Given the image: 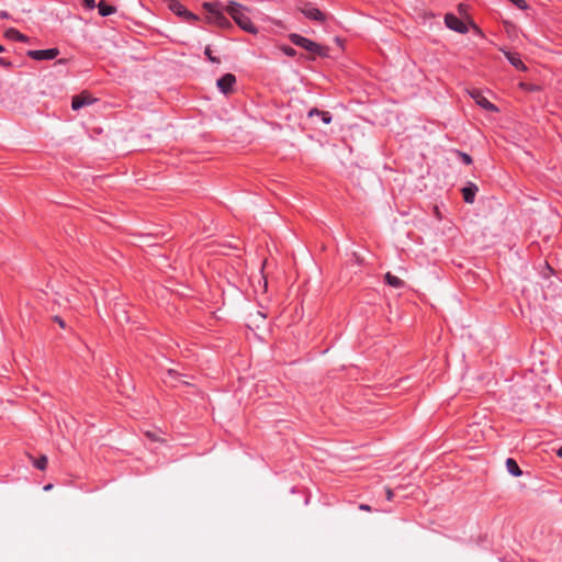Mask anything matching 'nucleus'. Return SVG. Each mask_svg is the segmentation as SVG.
I'll use <instances>...</instances> for the list:
<instances>
[{"label": "nucleus", "mask_w": 562, "mask_h": 562, "mask_svg": "<svg viewBox=\"0 0 562 562\" xmlns=\"http://www.w3.org/2000/svg\"><path fill=\"white\" fill-rule=\"evenodd\" d=\"M226 12L232 16L236 24L244 31L256 34L257 27L246 13V8L238 2L231 1L226 7Z\"/></svg>", "instance_id": "1"}, {"label": "nucleus", "mask_w": 562, "mask_h": 562, "mask_svg": "<svg viewBox=\"0 0 562 562\" xmlns=\"http://www.w3.org/2000/svg\"><path fill=\"white\" fill-rule=\"evenodd\" d=\"M289 38H290L291 43H293L294 45L302 47V48L306 49L307 52L313 53L316 56H319V57L328 56V53H329L328 47L323 46L307 37H304L296 33H292L289 35Z\"/></svg>", "instance_id": "2"}, {"label": "nucleus", "mask_w": 562, "mask_h": 562, "mask_svg": "<svg viewBox=\"0 0 562 562\" xmlns=\"http://www.w3.org/2000/svg\"><path fill=\"white\" fill-rule=\"evenodd\" d=\"M300 11L303 13V15L312 21H316L319 23H323L326 21V15L323 13L318 8H316L313 3H304Z\"/></svg>", "instance_id": "3"}, {"label": "nucleus", "mask_w": 562, "mask_h": 562, "mask_svg": "<svg viewBox=\"0 0 562 562\" xmlns=\"http://www.w3.org/2000/svg\"><path fill=\"white\" fill-rule=\"evenodd\" d=\"M445 23L448 29H450L454 32H458L460 34H465L469 31L467 24L461 19H459L457 15H454L452 13L446 14Z\"/></svg>", "instance_id": "4"}, {"label": "nucleus", "mask_w": 562, "mask_h": 562, "mask_svg": "<svg viewBox=\"0 0 562 562\" xmlns=\"http://www.w3.org/2000/svg\"><path fill=\"white\" fill-rule=\"evenodd\" d=\"M58 55V48L34 49L27 52V56L34 60H52Z\"/></svg>", "instance_id": "5"}, {"label": "nucleus", "mask_w": 562, "mask_h": 562, "mask_svg": "<svg viewBox=\"0 0 562 562\" xmlns=\"http://www.w3.org/2000/svg\"><path fill=\"white\" fill-rule=\"evenodd\" d=\"M471 98L480 105L482 109L490 112H497L498 109L492 102H490L480 90H472L470 92Z\"/></svg>", "instance_id": "6"}, {"label": "nucleus", "mask_w": 562, "mask_h": 562, "mask_svg": "<svg viewBox=\"0 0 562 562\" xmlns=\"http://www.w3.org/2000/svg\"><path fill=\"white\" fill-rule=\"evenodd\" d=\"M236 83V77L233 74H225L216 81V86L221 92L228 94L233 91V87Z\"/></svg>", "instance_id": "7"}, {"label": "nucleus", "mask_w": 562, "mask_h": 562, "mask_svg": "<svg viewBox=\"0 0 562 562\" xmlns=\"http://www.w3.org/2000/svg\"><path fill=\"white\" fill-rule=\"evenodd\" d=\"M183 374L179 373L178 371L173 369H168L162 378L164 383L176 387L179 383L189 385L190 383L188 381L182 380Z\"/></svg>", "instance_id": "8"}, {"label": "nucleus", "mask_w": 562, "mask_h": 562, "mask_svg": "<svg viewBox=\"0 0 562 562\" xmlns=\"http://www.w3.org/2000/svg\"><path fill=\"white\" fill-rule=\"evenodd\" d=\"M267 313L263 311H256L255 313H250L247 318V326L249 328H259L266 321Z\"/></svg>", "instance_id": "9"}, {"label": "nucleus", "mask_w": 562, "mask_h": 562, "mask_svg": "<svg viewBox=\"0 0 562 562\" xmlns=\"http://www.w3.org/2000/svg\"><path fill=\"white\" fill-rule=\"evenodd\" d=\"M504 54L507 58V60L510 63L512 66H514L516 69L520 71H526L527 67L524 64V61L520 58V55L518 53H512L508 50H504Z\"/></svg>", "instance_id": "10"}, {"label": "nucleus", "mask_w": 562, "mask_h": 562, "mask_svg": "<svg viewBox=\"0 0 562 562\" xmlns=\"http://www.w3.org/2000/svg\"><path fill=\"white\" fill-rule=\"evenodd\" d=\"M93 102V99L89 94H78L72 98L71 108L77 111L86 105H89Z\"/></svg>", "instance_id": "11"}, {"label": "nucleus", "mask_w": 562, "mask_h": 562, "mask_svg": "<svg viewBox=\"0 0 562 562\" xmlns=\"http://www.w3.org/2000/svg\"><path fill=\"white\" fill-rule=\"evenodd\" d=\"M479 191L477 186L469 182L468 186H465L462 189V195L465 203H473L476 192Z\"/></svg>", "instance_id": "12"}, {"label": "nucleus", "mask_w": 562, "mask_h": 562, "mask_svg": "<svg viewBox=\"0 0 562 562\" xmlns=\"http://www.w3.org/2000/svg\"><path fill=\"white\" fill-rule=\"evenodd\" d=\"M4 36L9 40H12V41H16V42H27V36H25L24 34H22L20 31H18L16 29H8L5 32H4Z\"/></svg>", "instance_id": "13"}, {"label": "nucleus", "mask_w": 562, "mask_h": 562, "mask_svg": "<svg viewBox=\"0 0 562 562\" xmlns=\"http://www.w3.org/2000/svg\"><path fill=\"white\" fill-rule=\"evenodd\" d=\"M385 282L392 286V288H395V289H402L405 283L402 279H400L398 277L392 274L391 272H387L385 274Z\"/></svg>", "instance_id": "14"}, {"label": "nucleus", "mask_w": 562, "mask_h": 562, "mask_svg": "<svg viewBox=\"0 0 562 562\" xmlns=\"http://www.w3.org/2000/svg\"><path fill=\"white\" fill-rule=\"evenodd\" d=\"M203 8L210 13V19H214L221 11L218 2H204Z\"/></svg>", "instance_id": "15"}, {"label": "nucleus", "mask_w": 562, "mask_h": 562, "mask_svg": "<svg viewBox=\"0 0 562 562\" xmlns=\"http://www.w3.org/2000/svg\"><path fill=\"white\" fill-rule=\"evenodd\" d=\"M98 10L101 16H109L116 11V8L108 4L105 1H100L98 3Z\"/></svg>", "instance_id": "16"}, {"label": "nucleus", "mask_w": 562, "mask_h": 562, "mask_svg": "<svg viewBox=\"0 0 562 562\" xmlns=\"http://www.w3.org/2000/svg\"><path fill=\"white\" fill-rule=\"evenodd\" d=\"M30 460L32 461V464L41 470L44 471L47 468L48 459L45 454H42L40 458H34L32 456H29Z\"/></svg>", "instance_id": "17"}, {"label": "nucleus", "mask_w": 562, "mask_h": 562, "mask_svg": "<svg viewBox=\"0 0 562 562\" xmlns=\"http://www.w3.org/2000/svg\"><path fill=\"white\" fill-rule=\"evenodd\" d=\"M506 468H507V471L514 475V476H520L522 474V471L520 470L518 463L512 459V458H508L506 460Z\"/></svg>", "instance_id": "18"}, {"label": "nucleus", "mask_w": 562, "mask_h": 562, "mask_svg": "<svg viewBox=\"0 0 562 562\" xmlns=\"http://www.w3.org/2000/svg\"><path fill=\"white\" fill-rule=\"evenodd\" d=\"M212 22L220 27H227L231 25L229 20L223 14V12H220L214 19H212Z\"/></svg>", "instance_id": "19"}, {"label": "nucleus", "mask_w": 562, "mask_h": 562, "mask_svg": "<svg viewBox=\"0 0 562 562\" xmlns=\"http://www.w3.org/2000/svg\"><path fill=\"white\" fill-rule=\"evenodd\" d=\"M171 10L177 14L184 16L186 13H188V10L179 2H176L171 5Z\"/></svg>", "instance_id": "20"}, {"label": "nucleus", "mask_w": 562, "mask_h": 562, "mask_svg": "<svg viewBox=\"0 0 562 562\" xmlns=\"http://www.w3.org/2000/svg\"><path fill=\"white\" fill-rule=\"evenodd\" d=\"M456 154L460 157V159L463 164H465V165L472 164V157L469 154L460 151V150H456Z\"/></svg>", "instance_id": "21"}, {"label": "nucleus", "mask_w": 562, "mask_h": 562, "mask_svg": "<svg viewBox=\"0 0 562 562\" xmlns=\"http://www.w3.org/2000/svg\"><path fill=\"white\" fill-rule=\"evenodd\" d=\"M204 54L209 58L210 61L215 63V64H220V61H221L220 58H217V57L212 55V50H211L210 46L205 47Z\"/></svg>", "instance_id": "22"}, {"label": "nucleus", "mask_w": 562, "mask_h": 562, "mask_svg": "<svg viewBox=\"0 0 562 562\" xmlns=\"http://www.w3.org/2000/svg\"><path fill=\"white\" fill-rule=\"evenodd\" d=\"M508 1L512 2L513 4H515L520 10L528 9V4L525 0H508Z\"/></svg>", "instance_id": "23"}, {"label": "nucleus", "mask_w": 562, "mask_h": 562, "mask_svg": "<svg viewBox=\"0 0 562 562\" xmlns=\"http://www.w3.org/2000/svg\"><path fill=\"white\" fill-rule=\"evenodd\" d=\"M282 50L283 53L286 55V56H290V57H293L295 56L296 52L294 48L290 47V46H284L282 47Z\"/></svg>", "instance_id": "24"}, {"label": "nucleus", "mask_w": 562, "mask_h": 562, "mask_svg": "<svg viewBox=\"0 0 562 562\" xmlns=\"http://www.w3.org/2000/svg\"><path fill=\"white\" fill-rule=\"evenodd\" d=\"M322 121L325 123V124H329L331 122V115L329 112H322Z\"/></svg>", "instance_id": "25"}, {"label": "nucleus", "mask_w": 562, "mask_h": 562, "mask_svg": "<svg viewBox=\"0 0 562 562\" xmlns=\"http://www.w3.org/2000/svg\"><path fill=\"white\" fill-rule=\"evenodd\" d=\"M82 3L87 9H90V10L94 9V7H95V0H82Z\"/></svg>", "instance_id": "26"}, {"label": "nucleus", "mask_w": 562, "mask_h": 562, "mask_svg": "<svg viewBox=\"0 0 562 562\" xmlns=\"http://www.w3.org/2000/svg\"><path fill=\"white\" fill-rule=\"evenodd\" d=\"M184 18L188 21H195V20H198V16L195 14H193L192 12H190V11H188V13L184 14Z\"/></svg>", "instance_id": "27"}, {"label": "nucleus", "mask_w": 562, "mask_h": 562, "mask_svg": "<svg viewBox=\"0 0 562 562\" xmlns=\"http://www.w3.org/2000/svg\"><path fill=\"white\" fill-rule=\"evenodd\" d=\"M385 494H386V499L387 501H392L393 499L394 493H393V491L390 487H385Z\"/></svg>", "instance_id": "28"}, {"label": "nucleus", "mask_w": 562, "mask_h": 562, "mask_svg": "<svg viewBox=\"0 0 562 562\" xmlns=\"http://www.w3.org/2000/svg\"><path fill=\"white\" fill-rule=\"evenodd\" d=\"M322 112L323 111H319L318 109H312L308 113L310 116H313V115H319L322 116Z\"/></svg>", "instance_id": "29"}, {"label": "nucleus", "mask_w": 562, "mask_h": 562, "mask_svg": "<svg viewBox=\"0 0 562 562\" xmlns=\"http://www.w3.org/2000/svg\"><path fill=\"white\" fill-rule=\"evenodd\" d=\"M458 11H459V13L464 14V13H465V11H467V5H465V4H463V3H460V4L458 5Z\"/></svg>", "instance_id": "30"}, {"label": "nucleus", "mask_w": 562, "mask_h": 562, "mask_svg": "<svg viewBox=\"0 0 562 562\" xmlns=\"http://www.w3.org/2000/svg\"><path fill=\"white\" fill-rule=\"evenodd\" d=\"M359 509L364 510V512H371V506H369L367 504H360Z\"/></svg>", "instance_id": "31"}, {"label": "nucleus", "mask_w": 562, "mask_h": 562, "mask_svg": "<svg viewBox=\"0 0 562 562\" xmlns=\"http://www.w3.org/2000/svg\"><path fill=\"white\" fill-rule=\"evenodd\" d=\"M0 65L3 66V67H10L11 63L8 61L7 59L0 57Z\"/></svg>", "instance_id": "32"}, {"label": "nucleus", "mask_w": 562, "mask_h": 562, "mask_svg": "<svg viewBox=\"0 0 562 562\" xmlns=\"http://www.w3.org/2000/svg\"><path fill=\"white\" fill-rule=\"evenodd\" d=\"M54 319L59 324L61 328H65V322L59 316H55Z\"/></svg>", "instance_id": "33"}, {"label": "nucleus", "mask_w": 562, "mask_h": 562, "mask_svg": "<svg viewBox=\"0 0 562 562\" xmlns=\"http://www.w3.org/2000/svg\"><path fill=\"white\" fill-rule=\"evenodd\" d=\"M146 436L151 440H156L155 436L151 432H146Z\"/></svg>", "instance_id": "34"}, {"label": "nucleus", "mask_w": 562, "mask_h": 562, "mask_svg": "<svg viewBox=\"0 0 562 562\" xmlns=\"http://www.w3.org/2000/svg\"><path fill=\"white\" fill-rule=\"evenodd\" d=\"M53 488V485L52 484H47L44 486V491H49Z\"/></svg>", "instance_id": "35"}, {"label": "nucleus", "mask_w": 562, "mask_h": 562, "mask_svg": "<svg viewBox=\"0 0 562 562\" xmlns=\"http://www.w3.org/2000/svg\"><path fill=\"white\" fill-rule=\"evenodd\" d=\"M557 454L562 458V447H560L558 450H557Z\"/></svg>", "instance_id": "36"}, {"label": "nucleus", "mask_w": 562, "mask_h": 562, "mask_svg": "<svg viewBox=\"0 0 562 562\" xmlns=\"http://www.w3.org/2000/svg\"><path fill=\"white\" fill-rule=\"evenodd\" d=\"M4 52V47L0 45V53Z\"/></svg>", "instance_id": "37"}, {"label": "nucleus", "mask_w": 562, "mask_h": 562, "mask_svg": "<svg viewBox=\"0 0 562 562\" xmlns=\"http://www.w3.org/2000/svg\"><path fill=\"white\" fill-rule=\"evenodd\" d=\"M263 289L265 290L267 289V281L266 280L263 281Z\"/></svg>", "instance_id": "38"}]
</instances>
